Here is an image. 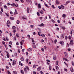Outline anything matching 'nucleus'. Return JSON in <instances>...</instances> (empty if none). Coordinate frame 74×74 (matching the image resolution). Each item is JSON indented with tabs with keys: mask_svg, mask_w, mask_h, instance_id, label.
Returning a JSON list of instances; mask_svg holds the SVG:
<instances>
[{
	"mask_svg": "<svg viewBox=\"0 0 74 74\" xmlns=\"http://www.w3.org/2000/svg\"><path fill=\"white\" fill-rule=\"evenodd\" d=\"M7 25L8 26V27H10V21L9 20H8L7 23Z\"/></svg>",
	"mask_w": 74,
	"mask_h": 74,
	"instance_id": "1",
	"label": "nucleus"
},
{
	"mask_svg": "<svg viewBox=\"0 0 74 74\" xmlns=\"http://www.w3.org/2000/svg\"><path fill=\"white\" fill-rule=\"evenodd\" d=\"M73 40H71L69 44L70 45H73Z\"/></svg>",
	"mask_w": 74,
	"mask_h": 74,
	"instance_id": "2",
	"label": "nucleus"
},
{
	"mask_svg": "<svg viewBox=\"0 0 74 74\" xmlns=\"http://www.w3.org/2000/svg\"><path fill=\"white\" fill-rule=\"evenodd\" d=\"M35 44V43H33L32 46L34 48H36V46Z\"/></svg>",
	"mask_w": 74,
	"mask_h": 74,
	"instance_id": "3",
	"label": "nucleus"
},
{
	"mask_svg": "<svg viewBox=\"0 0 74 74\" xmlns=\"http://www.w3.org/2000/svg\"><path fill=\"white\" fill-rule=\"evenodd\" d=\"M16 61L14 60L13 62L12 65L14 66L15 65V64H16Z\"/></svg>",
	"mask_w": 74,
	"mask_h": 74,
	"instance_id": "4",
	"label": "nucleus"
},
{
	"mask_svg": "<svg viewBox=\"0 0 74 74\" xmlns=\"http://www.w3.org/2000/svg\"><path fill=\"white\" fill-rule=\"evenodd\" d=\"M41 67L39 66L37 70V71H40V70H41Z\"/></svg>",
	"mask_w": 74,
	"mask_h": 74,
	"instance_id": "5",
	"label": "nucleus"
},
{
	"mask_svg": "<svg viewBox=\"0 0 74 74\" xmlns=\"http://www.w3.org/2000/svg\"><path fill=\"white\" fill-rule=\"evenodd\" d=\"M27 51H32V49L31 48H30L27 49Z\"/></svg>",
	"mask_w": 74,
	"mask_h": 74,
	"instance_id": "6",
	"label": "nucleus"
},
{
	"mask_svg": "<svg viewBox=\"0 0 74 74\" xmlns=\"http://www.w3.org/2000/svg\"><path fill=\"white\" fill-rule=\"evenodd\" d=\"M6 56L7 58H10V55H9V53H7Z\"/></svg>",
	"mask_w": 74,
	"mask_h": 74,
	"instance_id": "7",
	"label": "nucleus"
},
{
	"mask_svg": "<svg viewBox=\"0 0 74 74\" xmlns=\"http://www.w3.org/2000/svg\"><path fill=\"white\" fill-rule=\"evenodd\" d=\"M29 9H30L29 8H27V13H29Z\"/></svg>",
	"mask_w": 74,
	"mask_h": 74,
	"instance_id": "8",
	"label": "nucleus"
},
{
	"mask_svg": "<svg viewBox=\"0 0 74 74\" xmlns=\"http://www.w3.org/2000/svg\"><path fill=\"white\" fill-rule=\"evenodd\" d=\"M38 26H40V27H41V26H44V24L42 23L40 25H38Z\"/></svg>",
	"mask_w": 74,
	"mask_h": 74,
	"instance_id": "9",
	"label": "nucleus"
},
{
	"mask_svg": "<svg viewBox=\"0 0 74 74\" xmlns=\"http://www.w3.org/2000/svg\"><path fill=\"white\" fill-rule=\"evenodd\" d=\"M70 70L71 72H73L74 71V70H73V69L72 68H71Z\"/></svg>",
	"mask_w": 74,
	"mask_h": 74,
	"instance_id": "10",
	"label": "nucleus"
},
{
	"mask_svg": "<svg viewBox=\"0 0 74 74\" xmlns=\"http://www.w3.org/2000/svg\"><path fill=\"white\" fill-rule=\"evenodd\" d=\"M38 8H41V5H40V3H39L38 4Z\"/></svg>",
	"mask_w": 74,
	"mask_h": 74,
	"instance_id": "11",
	"label": "nucleus"
},
{
	"mask_svg": "<svg viewBox=\"0 0 74 74\" xmlns=\"http://www.w3.org/2000/svg\"><path fill=\"white\" fill-rule=\"evenodd\" d=\"M53 58L54 60H55L56 59V56H54L53 57Z\"/></svg>",
	"mask_w": 74,
	"mask_h": 74,
	"instance_id": "12",
	"label": "nucleus"
},
{
	"mask_svg": "<svg viewBox=\"0 0 74 74\" xmlns=\"http://www.w3.org/2000/svg\"><path fill=\"white\" fill-rule=\"evenodd\" d=\"M19 65H21V66H23V64H22L21 63V62L20 61L19 62Z\"/></svg>",
	"mask_w": 74,
	"mask_h": 74,
	"instance_id": "13",
	"label": "nucleus"
},
{
	"mask_svg": "<svg viewBox=\"0 0 74 74\" xmlns=\"http://www.w3.org/2000/svg\"><path fill=\"white\" fill-rule=\"evenodd\" d=\"M15 12L14 13V15H15V14H18V12H17V11H16V9H15Z\"/></svg>",
	"mask_w": 74,
	"mask_h": 74,
	"instance_id": "14",
	"label": "nucleus"
},
{
	"mask_svg": "<svg viewBox=\"0 0 74 74\" xmlns=\"http://www.w3.org/2000/svg\"><path fill=\"white\" fill-rule=\"evenodd\" d=\"M23 18L24 19H26V17L25 16H23Z\"/></svg>",
	"mask_w": 74,
	"mask_h": 74,
	"instance_id": "15",
	"label": "nucleus"
},
{
	"mask_svg": "<svg viewBox=\"0 0 74 74\" xmlns=\"http://www.w3.org/2000/svg\"><path fill=\"white\" fill-rule=\"evenodd\" d=\"M51 67H52L51 66V65H50L49 66V69L50 70H51Z\"/></svg>",
	"mask_w": 74,
	"mask_h": 74,
	"instance_id": "16",
	"label": "nucleus"
},
{
	"mask_svg": "<svg viewBox=\"0 0 74 74\" xmlns=\"http://www.w3.org/2000/svg\"><path fill=\"white\" fill-rule=\"evenodd\" d=\"M64 55H65V56H67V53L66 52H64Z\"/></svg>",
	"mask_w": 74,
	"mask_h": 74,
	"instance_id": "17",
	"label": "nucleus"
},
{
	"mask_svg": "<svg viewBox=\"0 0 74 74\" xmlns=\"http://www.w3.org/2000/svg\"><path fill=\"white\" fill-rule=\"evenodd\" d=\"M33 68H34V69H36V65L34 64L33 66Z\"/></svg>",
	"mask_w": 74,
	"mask_h": 74,
	"instance_id": "18",
	"label": "nucleus"
},
{
	"mask_svg": "<svg viewBox=\"0 0 74 74\" xmlns=\"http://www.w3.org/2000/svg\"><path fill=\"white\" fill-rule=\"evenodd\" d=\"M25 61L26 63H28L29 62L28 61H29V60H28V59L27 58L26 59Z\"/></svg>",
	"mask_w": 74,
	"mask_h": 74,
	"instance_id": "19",
	"label": "nucleus"
},
{
	"mask_svg": "<svg viewBox=\"0 0 74 74\" xmlns=\"http://www.w3.org/2000/svg\"><path fill=\"white\" fill-rule=\"evenodd\" d=\"M64 38V35H63V34H62L60 38Z\"/></svg>",
	"mask_w": 74,
	"mask_h": 74,
	"instance_id": "20",
	"label": "nucleus"
},
{
	"mask_svg": "<svg viewBox=\"0 0 74 74\" xmlns=\"http://www.w3.org/2000/svg\"><path fill=\"white\" fill-rule=\"evenodd\" d=\"M56 3L57 4H59V2L58 1V0L56 1Z\"/></svg>",
	"mask_w": 74,
	"mask_h": 74,
	"instance_id": "21",
	"label": "nucleus"
},
{
	"mask_svg": "<svg viewBox=\"0 0 74 74\" xmlns=\"http://www.w3.org/2000/svg\"><path fill=\"white\" fill-rule=\"evenodd\" d=\"M12 29L14 30H15L16 29V27L15 26H13L12 27Z\"/></svg>",
	"mask_w": 74,
	"mask_h": 74,
	"instance_id": "22",
	"label": "nucleus"
},
{
	"mask_svg": "<svg viewBox=\"0 0 74 74\" xmlns=\"http://www.w3.org/2000/svg\"><path fill=\"white\" fill-rule=\"evenodd\" d=\"M21 61H23V60H24V59L23 57H21Z\"/></svg>",
	"mask_w": 74,
	"mask_h": 74,
	"instance_id": "23",
	"label": "nucleus"
},
{
	"mask_svg": "<svg viewBox=\"0 0 74 74\" xmlns=\"http://www.w3.org/2000/svg\"><path fill=\"white\" fill-rule=\"evenodd\" d=\"M13 74H17V73L15 71H13Z\"/></svg>",
	"mask_w": 74,
	"mask_h": 74,
	"instance_id": "24",
	"label": "nucleus"
},
{
	"mask_svg": "<svg viewBox=\"0 0 74 74\" xmlns=\"http://www.w3.org/2000/svg\"><path fill=\"white\" fill-rule=\"evenodd\" d=\"M62 16L63 18H65V17H66V14H63Z\"/></svg>",
	"mask_w": 74,
	"mask_h": 74,
	"instance_id": "25",
	"label": "nucleus"
},
{
	"mask_svg": "<svg viewBox=\"0 0 74 74\" xmlns=\"http://www.w3.org/2000/svg\"><path fill=\"white\" fill-rule=\"evenodd\" d=\"M56 69L57 70H59V67L58 66H56Z\"/></svg>",
	"mask_w": 74,
	"mask_h": 74,
	"instance_id": "26",
	"label": "nucleus"
},
{
	"mask_svg": "<svg viewBox=\"0 0 74 74\" xmlns=\"http://www.w3.org/2000/svg\"><path fill=\"white\" fill-rule=\"evenodd\" d=\"M10 19H11V20H14V18L13 17H10Z\"/></svg>",
	"mask_w": 74,
	"mask_h": 74,
	"instance_id": "27",
	"label": "nucleus"
},
{
	"mask_svg": "<svg viewBox=\"0 0 74 74\" xmlns=\"http://www.w3.org/2000/svg\"><path fill=\"white\" fill-rule=\"evenodd\" d=\"M40 14H43L44 13V12H43V11L41 10L40 11Z\"/></svg>",
	"mask_w": 74,
	"mask_h": 74,
	"instance_id": "28",
	"label": "nucleus"
},
{
	"mask_svg": "<svg viewBox=\"0 0 74 74\" xmlns=\"http://www.w3.org/2000/svg\"><path fill=\"white\" fill-rule=\"evenodd\" d=\"M32 42H33V43L34 42V40H33V38H32Z\"/></svg>",
	"mask_w": 74,
	"mask_h": 74,
	"instance_id": "29",
	"label": "nucleus"
},
{
	"mask_svg": "<svg viewBox=\"0 0 74 74\" xmlns=\"http://www.w3.org/2000/svg\"><path fill=\"white\" fill-rule=\"evenodd\" d=\"M25 67H26L27 69V70H29V67L27 66H25Z\"/></svg>",
	"mask_w": 74,
	"mask_h": 74,
	"instance_id": "30",
	"label": "nucleus"
},
{
	"mask_svg": "<svg viewBox=\"0 0 74 74\" xmlns=\"http://www.w3.org/2000/svg\"><path fill=\"white\" fill-rule=\"evenodd\" d=\"M41 36L42 37H45V35L44 34H42L41 35Z\"/></svg>",
	"mask_w": 74,
	"mask_h": 74,
	"instance_id": "31",
	"label": "nucleus"
},
{
	"mask_svg": "<svg viewBox=\"0 0 74 74\" xmlns=\"http://www.w3.org/2000/svg\"><path fill=\"white\" fill-rule=\"evenodd\" d=\"M64 42L63 41H61L60 42V44H64Z\"/></svg>",
	"mask_w": 74,
	"mask_h": 74,
	"instance_id": "32",
	"label": "nucleus"
},
{
	"mask_svg": "<svg viewBox=\"0 0 74 74\" xmlns=\"http://www.w3.org/2000/svg\"><path fill=\"white\" fill-rule=\"evenodd\" d=\"M59 63V62H58V61H56V65H58V63Z\"/></svg>",
	"mask_w": 74,
	"mask_h": 74,
	"instance_id": "33",
	"label": "nucleus"
},
{
	"mask_svg": "<svg viewBox=\"0 0 74 74\" xmlns=\"http://www.w3.org/2000/svg\"><path fill=\"white\" fill-rule=\"evenodd\" d=\"M16 36L18 37H19V34H18V33H17L16 34Z\"/></svg>",
	"mask_w": 74,
	"mask_h": 74,
	"instance_id": "34",
	"label": "nucleus"
},
{
	"mask_svg": "<svg viewBox=\"0 0 74 74\" xmlns=\"http://www.w3.org/2000/svg\"><path fill=\"white\" fill-rule=\"evenodd\" d=\"M62 27L63 30H65L66 29V28L65 27Z\"/></svg>",
	"mask_w": 74,
	"mask_h": 74,
	"instance_id": "35",
	"label": "nucleus"
},
{
	"mask_svg": "<svg viewBox=\"0 0 74 74\" xmlns=\"http://www.w3.org/2000/svg\"><path fill=\"white\" fill-rule=\"evenodd\" d=\"M61 7L62 8V9H64V6L63 5H61Z\"/></svg>",
	"mask_w": 74,
	"mask_h": 74,
	"instance_id": "36",
	"label": "nucleus"
},
{
	"mask_svg": "<svg viewBox=\"0 0 74 74\" xmlns=\"http://www.w3.org/2000/svg\"><path fill=\"white\" fill-rule=\"evenodd\" d=\"M17 24H19V20H18L17 21Z\"/></svg>",
	"mask_w": 74,
	"mask_h": 74,
	"instance_id": "37",
	"label": "nucleus"
},
{
	"mask_svg": "<svg viewBox=\"0 0 74 74\" xmlns=\"http://www.w3.org/2000/svg\"><path fill=\"white\" fill-rule=\"evenodd\" d=\"M70 2V1H68L66 2V3L67 4L68 3H69Z\"/></svg>",
	"mask_w": 74,
	"mask_h": 74,
	"instance_id": "38",
	"label": "nucleus"
},
{
	"mask_svg": "<svg viewBox=\"0 0 74 74\" xmlns=\"http://www.w3.org/2000/svg\"><path fill=\"white\" fill-rule=\"evenodd\" d=\"M45 6H46V7H48V5H47V4H45Z\"/></svg>",
	"mask_w": 74,
	"mask_h": 74,
	"instance_id": "39",
	"label": "nucleus"
},
{
	"mask_svg": "<svg viewBox=\"0 0 74 74\" xmlns=\"http://www.w3.org/2000/svg\"><path fill=\"white\" fill-rule=\"evenodd\" d=\"M21 73L22 74H24V72H23V70H21Z\"/></svg>",
	"mask_w": 74,
	"mask_h": 74,
	"instance_id": "40",
	"label": "nucleus"
},
{
	"mask_svg": "<svg viewBox=\"0 0 74 74\" xmlns=\"http://www.w3.org/2000/svg\"><path fill=\"white\" fill-rule=\"evenodd\" d=\"M69 38L70 40H71V36H69Z\"/></svg>",
	"mask_w": 74,
	"mask_h": 74,
	"instance_id": "41",
	"label": "nucleus"
},
{
	"mask_svg": "<svg viewBox=\"0 0 74 74\" xmlns=\"http://www.w3.org/2000/svg\"><path fill=\"white\" fill-rule=\"evenodd\" d=\"M5 15L7 16H9V14H8L7 13H5Z\"/></svg>",
	"mask_w": 74,
	"mask_h": 74,
	"instance_id": "42",
	"label": "nucleus"
},
{
	"mask_svg": "<svg viewBox=\"0 0 74 74\" xmlns=\"http://www.w3.org/2000/svg\"><path fill=\"white\" fill-rule=\"evenodd\" d=\"M37 14L38 16H40V13H39V12H37Z\"/></svg>",
	"mask_w": 74,
	"mask_h": 74,
	"instance_id": "43",
	"label": "nucleus"
},
{
	"mask_svg": "<svg viewBox=\"0 0 74 74\" xmlns=\"http://www.w3.org/2000/svg\"><path fill=\"white\" fill-rule=\"evenodd\" d=\"M41 51H42L43 52H44V49L42 48L41 49Z\"/></svg>",
	"mask_w": 74,
	"mask_h": 74,
	"instance_id": "44",
	"label": "nucleus"
},
{
	"mask_svg": "<svg viewBox=\"0 0 74 74\" xmlns=\"http://www.w3.org/2000/svg\"><path fill=\"white\" fill-rule=\"evenodd\" d=\"M64 71H65L66 72H67V69H64Z\"/></svg>",
	"mask_w": 74,
	"mask_h": 74,
	"instance_id": "45",
	"label": "nucleus"
},
{
	"mask_svg": "<svg viewBox=\"0 0 74 74\" xmlns=\"http://www.w3.org/2000/svg\"><path fill=\"white\" fill-rule=\"evenodd\" d=\"M24 70L25 72H26V68H24Z\"/></svg>",
	"mask_w": 74,
	"mask_h": 74,
	"instance_id": "46",
	"label": "nucleus"
},
{
	"mask_svg": "<svg viewBox=\"0 0 74 74\" xmlns=\"http://www.w3.org/2000/svg\"><path fill=\"white\" fill-rule=\"evenodd\" d=\"M57 22L58 23H60V20H58L57 21Z\"/></svg>",
	"mask_w": 74,
	"mask_h": 74,
	"instance_id": "47",
	"label": "nucleus"
},
{
	"mask_svg": "<svg viewBox=\"0 0 74 74\" xmlns=\"http://www.w3.org/2000/svg\"><path fill=\"white\" fill-rule=\"evenodd\" d=\"M54 42L55 44H56V42H57V40L56 39L55 40H54Z\"/></svg>",
	"mask_w": 74,
	"mask_h": 74,
	"instance_id": "48",
	"label": "nucleus"
},
{
	"mask_svg": "<svg viewBox=\"0 0 74 74\" xmlns=\"http://www.w3.org/2000/svg\"><path fill=\"white\" fill-rule=\"evenodd\" d=\"M3 4V3L0 2V6H1V5Z\"/></svg>",
	"mask_w": 74,
	"mask_h": 74,
	"instance_id": "49",
	"label": "nucleus"
},
{
	"mask_svg": "<svg viewBox=\"0 0 74 74\" xmlns=\"http://www.w3.org/2000/svg\"><path fill=\"white\" fill-rule=\"evenodd\" d=\"M17 55H18V54H17V53H15L14 54V55L16 56H17Z\"/></svg>",
	"mask_w": 74,
	"mask_h": 74,
	"instance_id": "50",
	"label": "nucleus"
},
{
	"mask_svg": "<svg viewBox=\"0 0 74 74\" xmlns=\"http://www.w3.org/2000/svg\"><path fill=\"white\" fill-rule=\"evenodd\" d=\"M44 48L45 50H47V47H46L44 46Z\"/></svg>",
	"mask_w": 74,
	"mask_h": 74,
	"instance_id": "51",
	"label": "nucleus"
},
{
	"mask_svg": "<svg viewBox=\"0 0 74 74\" xmlns=\"http://www.w3.org/2000/svg\"><path fill=\"white\" fill-rule=\"evenodd\" d=\"M20 43L21 45H23V42H22L21 41L20 42Z\"/></svg>",
	"mask_w": 74,
	"mask_h": 74,
	"instance_id": "52",
	"label": "nucleus"
},
{
	"mask_svg": "<svg viewBox=\"0 0 74 74\" xmlns=\"http://www.w3.org/2000/svg\"><path fill=\"white\" fill-rule=\"evenodd\" d=\"M7 72L8 73V74H11V73L10 71H8Z\"/></svg>",
	"mask_w": 74,
	"mask_h": 74,
	"instance_id": "53",
	"label": "nucleus"
},
{
	"mask_svg": "<svg viewBox=\"0 0 74 74\" xmlns=\"http://www.w3.org/2000/svg\"><path fill=\"white\" fill-rule=\"evenodd\" d=\"M9 44H10V45H12V43L11 41H10L9 42Z\"/></svg>",
	"mask_w": 74,
	"mask_h": 74,
	"instance_id": "54",
	"label": "nucleus"
},
{
	"mask_svg": "<svg viewBox=\"0 0 74 74\" xmlns=\"http://www.w3.org/2000/svg\"><path fill=\"white\" fill-rule=\"evenodd\" d=\"M72 64L73 66H74V62H73V61L72 62Z\"/></svg>",
	"mask_w": 74,
	"mask_h": 74,
	"instance_id": "55",
	"label": "nucleus"
},
{
	"mask_svg": "<svg viewBox=\"0 0 74 74\" xmlns=\"http://www.w3.org/2000/svg\"><path fill=\"white\" fill-rule=\"evenodd\" d=\"M52 7L53 8H55V6H54V5H52Z\"/></svg>",
	"mask_w": 74,
	"mask_h": 74,
	"instance_id": "56",
	"label": "nucleus"
},
{
	"mask_svg": "<svg viewBox=\"0 0 74 74\" xmlns=\"http://www.w3.org/2000/svg\"><path fill=\"white\" fill-rule=\"evenodd\" d=\"M6 68L7 69H9V67L8 66H6Z\"/></svg>",
	"mask_w": 74,
	"mask_h": 74,
	"instance_id": "57",
	"label": "nucleus"
},
{
	"mask_svg": "<svg viewBox=\"0 0 74 74\" xmlns=\"http://www.w3.org/2000/svg\"><path fill=\"white\" fill-rule=\"evenodd\" d=\"M68 38V37H67V36H66L65 37V39L66 40H67V38Z\"/></svg>",
	"mask_w": 74,
	"mask_h": 74,
	"instance_id": "58",
	"label": "nucleus"
},
{
	"mask_svg": "<svg viewBox=\"0 0 74 74\" xmlns=\"http://www.w3.org/2000/svg\"><path fill=\"white\" fill-rule=\"evenodd\" d=\"M10 36H12V34L10 33Z\"/></svg>",
	"mask_w": 74,
	"mask_h": 74,
	"instance_id": "59",
	"label": "nucleus"
},
{
	"mask_svg": "<svg viewBox=\"0 0 74 74\" xmlns=\"http://www.w3.org/2000/svg\"><path fill=\"white\" fill-rule=\"evenodd\" d=\"M4 8L5 9H6L7 8L6 6L5 5H4Z\"/></svg>",
	"mask_w": 74,
	"mask_h": 74,
	"instance_id": "60",
	"label": "nucleus"
},
{
	"mask_svg": "<svg viewBox=\"0 0 74 74\" xmlns=\"http://www.w3.org/2000/svg\"><path fill=\"white\" fill-rule=\"evenodd\" d=\"M51 21L53 23H55V21H54V20L53 19H52L51 20Z\"/></svg>",
	"mask_w": 74,
	"mask_h": 74,
	"instance_id": "61",
	"label": "nucleus"
},
{
	"mask_svg": "<svg viewBox=\"0 0 74 74\" xmlns=\"http://www.w3.org/2000/svg\"><path fill=\"white\" fill-rule=\"evenodd\" d=\"M24 51H25V49H23L22 50V52H24Z\"/></svg>",
	"mask_w": 74,
	"mask_h": 74,
	"instance_id": "62",
	"label": "nucleus"
},
{
	"mask_svg": "<svg viewBox=\"0 0 74 74\" xmlns=\"http://www.w3.org/2000/svg\"><path fill=\"white\" fill-rule=\"evenodd\" d=\"M16 44L17 45H19V43L17 42L16 43Z\"/></svg>",
	"mask_w": 74,
	"mask_h": 74,
	"instance_id": "63",
	"label": "nucleus"
},
{
	"mask_svg": "<svg viewBox=\"0 0 74 74\" xmlns=\"http://www.w3.org/2000/svg\"><path fill=\"white\" fill-rule=\"evenodd\" d=\"M21 3H23V0H21Z\"/></svg>",
	"mask_w": 74,
	"mask_h": 74,
	"instance_id": "64",
	"label": "nucleus"
}]
</instances>
